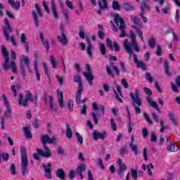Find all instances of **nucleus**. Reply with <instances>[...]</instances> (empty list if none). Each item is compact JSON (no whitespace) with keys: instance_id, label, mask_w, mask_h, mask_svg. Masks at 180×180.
Here are the masks:
<instances>
[{"instance_id":"obj_43","label":"nucleus","mask_w":180,"mask_h":180,"mask_svg":"<svg viewBox=\"0 0 180 180\" xmlns=\"http://www.w3.org/2000/svg\"><path fill=\"white\" fill-rule=\"evenodd\" d=\"M32 126L34 129V130H37L39 129V126H40V120L35 119L34 122H32Z\"/></svg>"},{"instance_id":"obj_5","label":"nucleus","mask_w":180,"mask_h":180,"mask_svg":"<svg viewBox=\"0 0 180 180\" xmlns=\"http://www.w3.org/2000/svg\"><path fill=\"white\" fill-rule=\"evenodd\" d=\"M4 23L5 25L3 29V36L7 41H9V33H13V27L9 23L8 18H4Z\"/></svg>"},{"instance_id":"obj_30","label":"nucleus","mask_w":180,"mask_h":180,"mask_svg":"<svg viewBox=\"0 0 180 180\" xmlns=\"http://www.w3.org/2000/svg\"><path fill=\"white\" fill-rule=\"evenodd\" d=\"M56 176L59 178V179H62V180L65 179V172H64V169H58L56 171Z\"/></svg>"},{"instance_id":"obj_39","label":"nucleus","mask_w":180,"mask_h":180,"mask_svg":"<svg viewBox=\"0 0 180 180\" xmlns=\"http://www.w3.org/2000/svg\"><path fill=\"white\" fill-rule=\"evenodd\" d=\"M131 175L132 179L136 180L137 176L139 175V170L137 169H131Z\"/></svg>"},{"instance_id":"obj_32","label":"nucleus","mask_w":180,"mask_h":180,"mask_svg":"<svg viewBox=\"0 0 180 180\" xmlns=\"http://www.w3.org/2000/svg\"><path fill=\"white\" fill-rule=\"evenodd\" d=\"M21 63L22 64L25 65L27 68H29L30 67V60H29V58H27V56H25V55H22V56Z\"/></svg>"},{"instance_id":"obj_49","label":"nucleus","mask_w":180,"mask_h":180,"mask_svg":"<svg viewBox=\"0 0 180 180\" xmlns=\"http://www.w3.org/2000/svg\"><path fill=\"white\" fill-rule=\"evenodd\" d=\"M120 154L121 157H124V154H127V147L124 146L120 149Z\"/></svg>"},{"instance_id":"obj_61","label":"nucleus","mask_w":180,"mask_h":180,"mask_svg":"<svg viewBox=\"0 0 180 180\" xmlns=\"http://www.w3.org/2000/svg\"><path fill=\"white\" fill-rule=\"evenodd\" d=\"M146 79H148L150 84H153V77L151 76V74L150 72H146Z\"/></svg>"},{"instance_id":"obj_35","label":"nucleus","mask_w":180,"mask_h":180,"mask_svg":"<svg viewBox=\"0 0 180 180\" xmlns=\"http://www.w3.org/2000/svg\"><path fill=\"white\" fill-rule=\"evenodd\" d=\"M41 63V59L39 57V55L36 53L34 55V68H39V64Z\"/></svg>"},{"instance_id":"obj_47","label":"nucleus","mask_w":180,"mask_h":180,"mask_svg":"<svg viewBox=\"0 0 180 180\" xmlns=\"http://www.w3.org/2000/svg\"><path fill=\"white\" fill-rule=\"evenodd\" d=\"M50 61H51V63L52 64L53 68H56L57 67V60H56V58H54V56H51Z\"/></svg>"},{"instance_id":"obj_13","label":"nucleus","mask_w":180,"mask_h":180,"mask_svg":"<svg viewBox=\"0 0 180 180\" xmlns=\"http://www.w3.org/2000/svg\"><path fill=\"white\" fill-rule=\"evenodd\" d=\"M117 91L115 90V89H112L115 95V99L116 101H119L120 103H123V100H122L121 98H123V94H122V88H120V86L119 84H116ZM120 95V96H119ZM121 96V98H120Z\"/></svg>"},{"instance_id":"obj_18","label":"nucleus","mask_w":180,"mask_h":180,"mask_svg":"<svg viewBox=\"0 0 180 180\" xmlns=\"http://www.w3.org/2000/svg\"><path fill=\"white\" fill-rule=\"evenodd\" d=\"M20 41L22 44H24L25 51H27V53H29V43H27V41H26V34H25V33L21 34Z\"/></svg>"},{"instance_id":"obj_7","label":"nucleus","mask_w":180,"mask_h":180,"mask_svg":"<svg viewBox=\"0 0 180 180\" xmlns=\"http://www.w3.org/2000/svg\"><path fill=\"white\" fill-rule=\"evenodd\" d=\"M56 141V138L52 137L50 138L49 134H44L41 136V143L42 144V147H46L48 144H53Z\"/></svg>"},{"instance_id":"obj_56","label":"nucleus","mask_w":180,"mask_h":180,"mask_svg":"<svg viewBox=\"0 0 180 180\" xmlns=\"http://www.w3.org/2000/svg\"><path fill=\"white\" fill-rule=\"evenodd\" d=\"M10 171L12 174V175H16V166L15 164H11L10 166Z\"/></svg>"},{"instance_id":"obj_44","label":"nucleus","mask_w":180,"mask_h":180,"mask_svg":"<svg viewBox=\"0 0 180 180\" xmlns=\"http://www.w3.org/2000/svg\"><path fill=\"white\" fill-rule=\"evenodd\" d=\"M68 108L70 112H72L74 110V101L72 100H69L68 101Z\"/></svg>"},{"instance_id":"obj_12","label":"nucleus","mask_w":180,"mask_h":180,"mask_svg":"<svg viewBox=\"0 0 180 180\" xmlns=\"http://www.w3.org/2000/svg\"><path fill=\"white\" fill-rule=\"evenodd\" d=\"M42 169L44 170L45 172V177L47 179H51V163L49 162L46 165H42Z\"/></svg>"},{"instance_id":"obj_23","label":"nucleus","mask_w":180,"mask_h":180,"mask_svg":"<svg viewBox=\"0 0 180 180\" xmlns=\"http://www.w3.org/2000/svg\"><path fill=\"white\" fill-rule=\"evenodd\" d=\"M124 49L130 56L133 54V49H131V46H130V44H129V41L127 39L124 41Z\"/></svg>"},{"instance_id":"obj_42","label":"nucleus","mask_w":180,"mask_h":180,"mask_svg":"<svg viewBox=\"0 0 180 180\" xmlns=\"http://www.w3.org/2000/svg\"><path fill=\"white\" fill-rule=\"evenodd\" d=\"M85 171V165H81L78 166L76 169V174H81Z\"/></svg>"},{"instance_id":"obj_41","label":"nucleus","mask_w":180,"mask_h":180,"mask_svg":"<svg viewBox=\"0 0 180 180\" xmlns=\"http://www.w3.org/2000/svg\"><path fill=\"white\" fill-rule=\"evenodd\" d=\"M129 147H130L131 151H133V153H134L135 155H137L139 154L137 146L132 144V143H129Z\"/></svg>"},{"instance_id":"obj_15","label":"nucleus","mask_w":180,"mask_h":180,"mask_svg":"<svg viewBox=\"0 0 180 180\" xmlns=\"http://www.w3.org/2000/svg\"><path fill=\"white\" fill-rule=\"evenodd\" d=\"M146 99V102L148 103L150 106H151V108H154L155 109H156L158 113H161V110L160 109V108H158V104H157L155 101L151 100V98L150 96H147Z\"/></svg>"},{"instance_id":"obj_51","label":"nucleus","mask_w":180,"mask_h":180,"mask_svg":"<svg viewBox=\"0 0 180 180\" xmlns=\"http://www.w3.org/2000/svg\"><path fill=\"white\" fill-rule=\"evenodd\" d=\"M143 116H144L145 120H146L148 124H153V121L151 120V119H150V116L148 115V114H147V112H144Z\"/></svg>"},{"instance_id":"obj_26","label":"nucleus","mask_w":180,"mask_h":180,"mask_svg":"<svg viewBox=\"0 0 180 180\" xmlns=\"http://www.w3.org/2000/svg\"><path fill=\"white\" fill-rule=\"evenodd\" d=\"M140 6L141 13H146V11H150V6L144 1L140 4Z\"/></svg>"},{"instance_id":"obj_2","label":"nucleus","mask_w":180,"mask_h":180,"mask_svg":"<svg viewBox=\"0 0 180 180\" xmlns=\"http://www.w3.org/2000/svg\"><path fill=\"white\" fill-rule=\"evenodd\" d=\"M20 154H21V174L22 176H25L27 174V165L29 162L27 160V152L25 146H20Z\"/></svg>"},{"instance_id":"obj_10","label":"nucleus","mask_w":180,"mask_h":180,"mask_svg":"<svg viewBox=\"0 0 180 180\" xmlns=\"http://www.w3.org/2000/svg\"><path fill=\"white\" fill-rule=\"evenodd\" d=\"M129 38L135 51L136 53H140V47H139V45L137 44V36H136V34H134L133 32H131L129 33Z\"/></svg>"},{"instance_id":"obj_9","label":"nucleus","mask_w":180,"mask_h":180,"mask_svg":"<svg viewBox=\"0 0 180 180\" xmlns=\"http://www.w3.org/2000/svg\"><path fill=\"white\" fill-rule=\"evenodd\" d=\"M93 140L98 141V140H105L108 137V133L106 131L99 132L97 130H94L92 134Z\"/></svg>"},{"instance_id":"obj_19","label":"nucleus","mask_w":180,"mask_h":180,"mask_svg":"<svg viewBox=\"0 0 180 180\" xmlns=\"http://www.w3.org/2000/svg\"><path fill=\"white\" fill-rule=\"evenodd\" d=\"M86 41L87 43V55L89 57L92 58L94 54L92 53V44H91V40L89 37H86Z\"/></svg>"},{"instance_id":"obj_52","label":"nucleus","mask_w":180,"mask_h":180,"mask_svg":"<svg viewBox=\"0 0 180 180\" xmlns=\"http://www.w3.org/2000/svg\"><path fill=\"white\" fill-rule=\"evenodd\" d=\"M124 9L125 11H133V6H131V5H130V4H129L128 2H126L124 5Z\"/></svg>"},{"instance_id":"obj_48","label":"nucleus","mask_w":180,"mask_h":180,"mask_svg":"<svg viewBox=\"0 0 180 180\" xmlns=\"http://www.w3.org/2000/svg\"><path fill=\"white\" fill-rule=\"evenodd\" d=\"M86 109H88L86 104L83 105L82 108L80 109V115H82L83 116H86Z\"/></svg>"},{"instance_id":"obj_46","label":"nucleus","mask_w":180,"mask_h":180,"mask_svg":"<svg viewBox=\"0 0 180 180\" xmlns=\"http://www.w3.org/2000/svg\"><path fill=\"white\" fill-rule=\"evenodd\" d=\"M170 85L172 86V91H173V92H175L176 94H178V92H179V89H178V86L176 84L171 82Z\"/></svg>"},{"instance_id":"obj_50","label":"nucleus","mask_w":180,"mask_h":180,"mask_svg":"<svg viewBox=\"0 0 180 180\" xmlns=\"http://www.w3.org/2000/svg\"><path fill=\"white\" fill-rule=\"evenodd\" d=\"M100 51L102 56H105V54H106V47L105 46V44H100Z\"/></svg>"},{"instance_id":"obj_1","label":"nucleus","mask_w":180,"mask_h":180,"mask_svg":"<svg viewBox=\"0 0 180 180\" xmlns=\"http://www.w3.org/2000/svg\"><path fill=\"white\" fill-rule=\"evenodd\" d=\"M26 97L23 100V94L20 93L18 95V103L19 106H22L23 108H26V106H29V101L30 102H37L39 99V96L37 94H34V97H32V92L30 91H26Z\"/></svg>"},{"instance_id":"obj_63","label":"nucleus","mask_w":180,"mask_h":180,"mask_svg":"<svg viewBox=\"0 0 180 180\" xmlns=\"http://www.w3.org/2000/svg\"><path fill=\"white\" fill-rule=\"evenodd\" d=\"M143 91L146 95H148V96H151V95H153V91H151V89L147 87L143 88Z\"/></svg>"},{"instance_id":"obj_60","label":"nucleus","mask_w":180,"mask_h":180,"mask_svg":"<svg viewBox=\"0 0 180 180\" xmlns=\"http://www.w3.org/2000/svg\"><path fill=\"white\" fill-rule=\"evenodd\" d=\"M142 136L143 139H147V136H148V129L147 128H143L141 131Z\"/></svg>"},{"instance_id":"obj_3","label":"nucleus","mask_w":180,"mask_h":180,"mask_svg":"<svg viewBox=\"0 0 180 180\" xmlns=\"http://www.w3.org/2000/svg\"><path fill=\"white\" fill-rule=\"evenodd\" d=\"M1 54H3V58H4L3 68H17L15 61H10L9 63V53L6 50L5 45H1Z\"/></svg>"},{"instance_id":"obj_14","label":"nucleus","mask_w":180,"mask_h":180,"mask_svg":"<svg viewBox=\"0 0 180 180\" xmlns=\"http://www.w3.org/2000/svg\"><path fill=\"white\" fill-rule=\"evenodd\" d=\"M98 4L101 10L97 11V13L101 15L102 11L108 9V0H98Z\"/></svg>"},{"instance_id":"obj_38","label":"nucleus","mask_w":180,"mask_h":180,"mask_svg":"<svg viewBox=\"0 0 180 180\" xmlns=\"http://www.w3.org/2000/svg\"><path fill=\"white\" fill-rule=\"evenodd\" d=\"M32 14L34 18V22L36 27H39V18L37 17V13H36V11H32Z\"/></svg>"},{"instance_id":"obj_37","label":"nucleus","mask_w":180,"mask_h":180,"mask_svg":"<svg viewBox=\"0 0 180 180\" xmlns=\"http://www.w3.org/2000/svg\"><path fill=\"white\" fill-rule=\"evenodd\" d=\"M155 44H157V41L155 38L153 37H150L148 40V46L150 49H154L155 47Z\"/></svg>"},{"instance_id":"obj_29","label":"nucleus","mask_w":180,"mask_h":180,"mask_svg":"<svg viewBox=\"0 0 180 180\" xmlns=\"http://www.w3.org/2000/svg\"><path fill=\"white\" fill-rule=\"evenodd\" d=\"M131 27H132V29H135L136 34L138 35V37H139V39H141V41H144V37H143V32L141 31V30H140L136 25H132Z\"/></svg>"},{"instance_id":"obj_11","label":"nucleus","mask_w":180,"mask_h":180,"mask_svg":"<svg viewBox=\"0 0 180 180\" xmlns=\"http://www.w3.org/2000/svg\"><path fill=\"white\" fill-rule=\"evenodd\" d=\"M44 151L41 149H37V153L39 155H41L44 158H50L51 157V150L47 146H42Z\"/></svg>"},{"instance_id":"obj_64","label":"nucleus","mask_w":180,"mask_h":180,"mask_svg":"<svg viewBox=\"0 0 180 180\" xmlns=\"http://www.w3.org/2000/svg\"><path fill=\"white\" fill-rule=\"evenodd\" d=\"M175 83H176V85H177L178 88H180V76L179 75H178L176 77Z\"/></svg>"},{"instance_id":"obj_62","label":"nucleus","mask_w":180,"mask_h":180,"mask_svg":"<svg viewBox=\"0 0 180 180\" xmlns=\"http://www.w3.org/2000/svg\"><path fill=\"white\" fill-rule=\"evenodd\" d=\"M76 137L80 144L84 143V138H82L81 134H79L78 132H76Z\"/></svg>"},{"instance_id":"obj_25","label":"nucleus","mask_w":180,"mask_h":180,"mask_svg":"<svg viewBox=\"0 0 180 180\" xmlns=\"http://www.w3.org/2000/svg\"><path fill=\"white\" fill-rule=\"evenodd\" d=\"M83 75H84L86 81H94V76L91 72V68H87V72H84Z\"/></svg>"},{"instance_id":"obj_27","label":"nucleus","mask_w":180,"mask_h":180,"mask_svg":"<svg viewBox=\"0 0 180 180\" xmlns=\"http://www.w3.org/2000/svg\"><path fill=\"white\" fill-rule=\"evenodd\" d=\"M66 137L68 140L72 139V129L70 127V124L65 123Z\"/></svg>"},{"instance_id":"obj_22","label":"nucleus","mask_w":180,"mask_h":180,"mask_svg":"<svg viewBox=\"0 0 180 180\" xmlns=\"http://www.w3.org/2000/svg\"><path fill=\"white\" fill-rule=\"evenodd\" d=\"M49 105H50V110L51 112H57V107L54 104V97L53 96H49Z\"/></svg>"},{"instance_id":"obj_40","label":"nucleus","mask_w":180,"mask_h":180,"mask_svg":"<svg viewBox=\"0 0 180 180\" xmlns=\"http://www.w3.org/2000/svg\"><path fill=\"white\" fill-rule=\"evenodd\" d=\"M112 8L114 9V11H120V5H119V2L114 0L112 3Z\"/></svg>"},{"instance_id":"obj_45","label":"nucleus","mask_w":180,"mask_h":180,"mask_svg":"<svg viewBox=\"0 0 180 180\" xmlns=\"http://www.w3.org/2000/svg\"><path fill=\"white\" fill-rule=\"evenodd\" d=\"M106 43H107V46H108V49H109L111 51H113V43L112 42V41L110 40V39L107 38V39H106Z\"/></svg>"},{"instance_id":"obj_33","label":"nucleus","mask_w":180,"mask_h":180,"mask_svg":"<svg viewBox=\"0 0 180 180\" xmlns=\"http://www.w3.org/2000/svg\"><path fill=\"white\" fill-rule=\"evenodd\" d=\"M82 91H84V89H77L76 92V102L77 105L81 103V94H82Z\"/></svg>"},{"instance_id":"obj_24","label":"nucleus","mask_w":180,"mask_h":180,"mask_svg":"<svg viewBox=\"0 0 180 180\" xmlns=\"http://www.w3.org/2000/svg\"><path fill=\"white\" fill-rule=\"evenodd\" d=\"M58 40L63 46H67V44H68V39H67V36L65 34H61L60 37H58Z\"/></svg>"},{"instance_id":"obj_21","label":"nucleus","mask_w":180,"mask_h":180,"mask_svg":"<svg viewBox=\"0 0 180 180\" xmlns=\"http://www.w3.org/2000/svg\"><path fill=\"white\" fill-rule=\"evenodd\" d=\"M8 4L13 9H15L16 11H19V9H20V2L19 1L15 2V0H8Z\"/></svg>"},{"instance_id":"obj_28","label":"nucleus","mask_w":180,"mask_h":180,"mask_svg":"<svg viewBox=\"0 0 180 180\" xmlns=\"http://www.w3.org/2000/svg\"><path fill=\"white\" fill-rule=\"evenodd\" d=\"M168 116H169V119L172 122V124H174V126H178V122H176V117H175V115L174 113L171 112V111H169Z\"/></svg>"},{"instance_id":"obj_6","label":"nucleus","mask_w":180,"mask_h":180,"mask_svg":"<svg viewBox=\"0 0 180 180\" xmlns=\"http://www.w3.org/2000/svg\"><path fill=\"white\" fill-rule=\"evenodd\" d=\"M1 98L3 99L4 105L6 106L4 116L6 117H9L12 115V109L11 108V104L9 103V101H8V98L6 97V95H5V94H3L1 95Z\"/></svg>"},{"instance_id":"obj_31","label":"nucleus","mask_w":180,"mask_h":180,"mask_svg":"<svg viewBox=\"0 0 180 180\" xmlns=\"http://www.w3.org/2000/svg\"><path fill=\"white\" fill-rule=\"evenodd\" d=\"M126 169H127V166H126L124 164H122V165L119 167L117 171V175L118 176H120V178H122V176H123V172H124Z\"/></svg>"},{"instance_id":"obj_4","label":"nucleus","mask_w":180,"mask_h":180,"mask_svg":"<svg viewBox=\"0 0 180 180\" xmlns=\"http://www.w3.org/2000/svg\"><path fill=\"white\" fill-rule=\"evenodd\" d=\"M114 22H115V25H117V26H119V24H120V30L121 32V33L120 34V37L124 39V37H126V36H127L126 29L127 27L126 26V22H124V20H123L122 18H120L119 14H117L115 16Z\"/></svg>"},{"instance_id":"obj_55","label":"nucleus","mask_w":180,"mask_h":180,"mask_svg":"<svg viewBox=\"0 0 180 180\" xmlns=\"http://www.w3.org/2000/svg\"><path fill=\"white\" fill-rule=\"evenodd\" d=\"M112 49L116 53H119L120 51V46H119V44H117V42L113 43Z\"/></svg>"},{"instance_id":"obj_8","label":"nucleus","mask_w":180,"mask_h":180,"mask_svg":"<svg viewBox=\"0 0 180 180\" xmlns=\"http://www.w3.org/2000/svg\"><path fill=\"white\" fill-rule=\"evenodd\" d=\"M140 90L139 89H135V96L134 93H130L129 96L134 103H136L138 106H141V98H140Z\"/></svg>"},{"instance_id":"obj_54","label":"nucleus","mask_w":180,"mask_h":180,"mask_svg":"<svg viewBox=\"0 0 180 180\" xmlns=\"http://www.w3.org/2000/svg\"><path fill=\"white\" fill-rule=\"evenodd\" d=\"M150 141L151 143H157V136L155 135V132L150 133Z\"/></svg>"},{"instance_id":"obj_17","label":"nucleus","mask_w":180,"mask_h":180,"mask_svg":"<svg viewBox=\"0 0 180 180\" xmlns=\"http://www.w3.org/2000/svg\"><path fill=\"white\" fill-rule=\"evenodd\" d=\"M73 81L77 84V89H84V84H82V80H81V75H76L74 76Z\"/></svg>"},{"instance_id":"obj_58","label":"nucleus","mask_w":180,"mask_h":180,"mask_svg":"<svg viewBox=\"0 0 180 180\" xmlns=\"http://www.w3.org/2000/svg\"><path fill=\"white\" fill-rule=\"evenodd\" d=\"M35 8L39 16L43 18V13L41 12V8H40V6H39L37 4H35Z\"/></svg>"},{"instance_id":"obj_53","label":"nucleus","mask_w":180,"mask_h":180,"mask_svg":"<svg viewBox=\"0 0 180 180\" xmlns=\"http://www.w3.org/2000/svg\"><path fill=\"white\" fill-rule=\"evenodd\" d=\"M52 14L55 19H59L60 16L58 15V12L57 11V8H51Z\"/></svg>"},{"instance_id":"obj_57","label":"nucleus","mask_w":180,"mask_h":180,"mask_svg":"<svg viewBox=\"0 0 180 180\" xmlns=\"http://www.w3.org/2000/svg\"><path fill=\"white\" fill-rule=\"evenodd\" d=\"M162 54V49H161V46L157 45V50H156V56L158 57L161 56Z\"/></svg>"},{"instance_id":"obj_59","label":"nucleus","mask_w":180,"mask_h":180,"mask_svg":"<svg viewBox=\"0 0 180 180\" xmlns=\"http://www.w3.org/2000/svg\"><path fill=\"white\" fill-rule=\"evenodd\" d=\"M56 92L58 94V101L64 99V94H63V91H60V89H58Z\"/></svg>"},{"instance_id":"obj_36","label":"nucleus","mask_w":180,"mask_h":180,"mask_svg":"<svg viewBox=\"0 0 180 180\" xmlns=\"http://www.w3.org/2000/svg\"><path fill=\"white\" fill-rule=\"evenodd\" d=\"M130 19L135 26H139V23L141 22V20L136 15H131Z\"/></svg>"},{"instance_id":"obj_34","label":"nucleus","mask_w":180,"mask_h":180,"mask_svg":"<svg viewBox=\"0 0 180 180\" xmlns=\"http://www.w3.org/2000/svg\"><path fill=\"white\" fill-rule=\"evenodd\" d=\"M178 148L177 146H175V144L172 143L167 146V150L169 153H175V151H178Z\"/></svg>"},{"instance_id":"obj_16","label":"nucleus","mask_w":180,"mask_h":180,"mask_svg":"<svg viewBox=\"0 0 180 180\" xmlns=\"http://www.w3.org/2000/svg\"><path fill=\"white\" fill-rule=\"evenodd\" d=\"M39 37L43 46L46 50V53H49V50H50V42L49 40H44V37L43 36V32H39Z\"/></svg>"},{"instance_id":"obj_20","label":"nucleus","mask_w":180,"mask_h":180,"mask_svg":"<svg viewBox=\"0 0 180 180\" xmlns=\"http://www.w3.org/2000/svg\"><path fill=\"white\" fill-rule=\"evenodd\" d=\"M22 131H24L26 139H32V137H33V134H32L30 131V126L23 127Z\"/></svg>"}]
</instances>
